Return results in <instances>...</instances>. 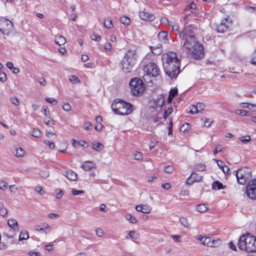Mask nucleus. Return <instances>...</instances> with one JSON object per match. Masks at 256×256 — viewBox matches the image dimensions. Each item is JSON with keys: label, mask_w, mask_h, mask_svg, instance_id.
<instances>
[{"label": "nucleus", "mask_w": 256, "mask_h": 256, "mask_svg": "<svg viewBox=\"0 0 256 256\" xmlns=\"http://www.w3.org/2000/svg\"><path fill=\"white\" fill-rule=\"evenodd\" d=\"M166 74L171 78H176L180 73V60L176 53L170 52L162 56Z\"/></svg>", "instance_id": "1"}, {"label": "nucleus", "mask_w": 256, "mask_h": 256, "mask_svg": "<svg viewBox=\"0 0 256 256\" xmlns=\"http://www.w3.org/2000/svg\"><path fill=\"white\" fill-rule=\"evenodd\" d=\"M181 45L186 52L192 56L196 59H200L204 57V48L198 44L196 38L182 39Z\"/></svg>", "instance_id": "2"}, {"label": "nucleus", "mask_w": 256, "mask_h": 256, "mask_svg": "<svg viewBox=\"0 0 256 256\" xmlns=\"http://www.w3.org/2000/svg\"><path fill=\"white\" fill-rule=\"evenodd\" d=\"M238 245L242 250L250 252H256V238L249 233L240 237Z\"/></svg>", "instance_id": "3"}, {"label": "nucleus", "mask_w": 256, "mask_h": 256, "mask_svg": "<svg viewBox=\"0 0 256 256\" xmlns=\"http://www.w3.org/2000/svg\"><path fill=\"white\" fill-rule=\"evenodd\" d=\"M111 107L115 114L122 116L128 115L133 110L131 104L120 99L116 100L112 102Z\"/></svg>", "instance_id": "4"}, {"label": "nucleus", "mask_w": 256, "mask_h": 256, "mask_svg": "<svg viewBox=\"0 0 256 256\" xmlns=\"http://www.w3.org/2000/svg\"><path fill=\"white\" fill-rule=\"evenodd\" d=\"M136 58L134 50H130L128 51L120 62L123 70H125L126 72H130L132 66L136 62Z\"/></svg>", "instance_id": "5"}, {"label": "nucleus", "mask_w": 256, "mask_h": 256, "mask_svg": "<svg viewBox=\"0 0 256 256\" xmlns=\"http://www.w3.org/2000/svg\"><path fill=\"white\" fill-rule=\"evenodd\" d=\"M238 184H244L252 178V170L250 168H244L234 171Z\"/></svg>", "instance_id": "6"}, {"label": "nucleus", "mask_w": 256, "mask_h": 256, "mask_svg": "<svg viewBox=\"0 0 256 256\" xmlns=\"http://www.w3.org/2000/svg\"><path fill=\"white\" fill-rule=\"evenodd\" d=\"M130 86L133 96H139L144 92V90L143 82L138 78L132 79L130 82Z\"/></svg>", "instance_id": "7"}, {"label": "nucleus", "mask_w": 256, "mask_h": 256, "mask_svg": "<svg viewBox=\"0 0 256 256\" xmlns=\"http://www.w3.org/2000/svg\"><path fill=\"white\" fill-rule=\"evenodd\" d=\"M144 78L145 80H148V77H155L158 76L160 72V69L154 62H149L144 68Z\"/></svg>", "instance_id": "8"}, {"label": "nucleus", "mask_w": 256, "mask_h": 256, "mask_svg": "<svg viewBox=\"0 0 256 256\" xmlns=\"http://www.w3.org/2000/svg\"><path fill=\"white\" fill-rule=\"evenodd\" d=\"M196 28L192 24L187 26L185 28L179 33L180 38L182 39H192L196 38L195 32Z\"/></svg>", "instance_id": "9"}, {"label": "nucleus", "mask_w": 256, "mask_h": 256, "mask_svg": "<svg viewBox=\"0 0 256 256\" xmlns=\"http://www.w3.org/2000/svg\"><path fill=\"white\" fill-rule=\"evenodd\" d=\"M13 24L8 19L0 20V32L3 34L8 36L12 30Z\"/></svg>", "instance_id": "10"}, {"label": "nucleus", "mask_w": 256, "mask_h": 256, "mask_svg": "<svg viewBox=\"0 0 256 256\" xmlns=\"http://www.w3.org/2000/svg\"><path fill=\"white\" fill-rule=\"evenodd\" d=\"M246 194L250 198L256 199V178L250 181L246 188Z\"/></svg>", "instance_id": "11"}, {"label": "nucleus", "mask_w": 256, "mask_h": 256, "mask_svg": "<svg viewBox=\"0 0 256 256\" xmlns=\"http://www.w3.org/2000/svg\"><path fill=\"white\" fill-rule=\"evenodd\" d=\"M230 24L226 18L222 20L221 22L213 25V28L218 33H224L228 31Z\"/></svg>", "instance_id": "12"}, {"label": "nucleus", "mask_w": 256, "mask_h": 256, "mask_svg": "<svg viewBox=\"0 0 256 256\" xmlns=\"http://www.w3.org/2000/svg\"><path fill=\"white\" fill-rule=\"evenodd\" d=\"M35 228L36 230L44 232L46 234L50 232V228L46 223H42L38 225H36L35 226Z\"/></svg>", "instance_id": "13"}, {"label": "nucleus", "mask_w": 256, "mask_h": 256, "mask_svg": "<svg viewBox=\"0 0 256 256\" xmlns=\"http://www.w3.org/2000/svg\"><path fill=\"white\" fill-rule=\"evenodd\" d=\"M202 177L195 172H192L186 180V182L191 184L194 182H200L202 180Z\"/></svg>", "instance_id": "14"}, {"label": "nucleus", "mask_w": 256, "mask_h": 256, "mask_svg": "<svg viewBox=\"0 0 256 256\" xmlns=\"http://www.w3.org/2000/svg\"><path fill=\"white\" fill-rule=\"evenodd\" d=\"M139 16L142 20L145 21L152 22L155 20V16L154 14L145 12H140Z\"/></svg>", "instance_id": "15"}, {"label": "nucleus", "mask_w": 256, "mask_h": 256, "mask_svg": "<svg viewBox=\"0 0 256 256\" xmlns=\"http://www.w3.org/2000/svg\"><path fill=\"white\" fill-rule=\"evenodd\" d=\"M155 104V107L154 108L155 109L158 108L161 109L164 103V97L162 94L158 96L154 100Z\"/></svg>", "instance_id": "16"}, {"label": "nucleus", "mask_w": 256, "mask_h": 256, "mask_svg": "<svg viewBox=\"0 0 256 256\" xmlns=\"http://www.w3.org/2000/svg\"><path fill=\"white\" fill-rule=\"evenodd\" d=\"M136 210L138 212H140L144 214H148L151 212L152 208L148 205L143 204L136 206Z\"/></svg>", "instance_id": "17"}, {"label": "nucleus", "mask_w": 256, "mask_h": 256, "mask_svg": "<svg viewBox=\"0 0 256 256\" xmlns=\"http://www.w3.org/2000/svg\"><path fill=\"white\" fill-rule=\"evenodd\" d=\"M168 32L165 31H162L160 32L158 34V40L163 43H166L168 42Z\"/></svg>", "instance_id": "18"}, {"label": "nucleus", "mask_w": 256, "mask_h": 256, "mask_svg": "<svg viewBox=\"0 0 256 256\" xmlns=\"http://www.w3.org/2000/svg\"><path fill=\"white\" fill-rule=\"evenodd\" d=\"M8 224L12 229H13L14 231H18V224L16 220L14 218L9 219L8 221Z\"/></svg>", "instance_id": "19"}, {"label": "nucleus", "mask_w": 256, "mask_h": 256, "mask_svg": "<svg viewBox=\"0 0 256 256\" xmlns=\"http://www.w3.org/2000/svg\"><path fill=\"white\" fill-rule=\"evenodd\" d=\"M152 52L156 55H160L162 52V45L158 44L156 46H150Z\"/></svg>", "instance_id": "20"}, {"label": "nucleus", "mask_w": 256, "mask_h": 256, "mask_svg": "<svg viewBox=\"0 0 256 256\" xmlns=\"http://www.w3.org/2000/svg\"><path fill=\"white\" fill-rule=\"evenodd\" d=\"M64 176L70 180L74 181L77 179V174L72 170L66 171Z\"/></svg>", "instance_id": "21"}, {"label": "nucleus", "mask_w": 256, "mask_h": 256, "mask_svg": "<svg viewBox=\"0 0 256 256\" xmlns=\"http://www.w3.org/2000/svg\"><path fill=\"white\" fill-rule=\"evenodd\" d=\"M94 166V164L93 162L91 161H86L84 162L82 167L84 170L88 171L91 170Z\"/></svg>", "instance_id": "22"}, {"label": "nucleus", "mask_w": 256, "mask_h": 256, "mask_svg": "<svg viewBox=\"0 0 256 256\" xmlns=\"http://www.w3.org/2000/svg\"><path fill=\"white\" fill-rule=\"evenodd\" d=\"M212 240L213 239L210 237L202 238H200V241L204 245L210 247L212 244Z\"/></svg>", "instance_id": "23"}, {"label": "nucleus", "mask_w": 256, "mask_h": 256, "mask_svg": "<svg viewBox=\"0 0 256 256\" xmlns=\"http://www.w3.org/2000/svg\"><path fill=\"white\" fill-rule=\"evenodd\" d=\"M204 108L205 104L202 102H198L196 106L192 105V108L195 110L194 112H202Z\"/></svg>", "instance_id": "24"}, {"label": "nucleus", "mask_w": 256, "mask_h": 256, "mask_svg": "<svg viewBox=\"0 0 256 256\" xmlns=\"http://www.w3.org/2000/svg\"><path fill=\"white\" fill-rule=\"evenodd\" d=\"M92 148L96 152H100L104 148V145L98 142H94L92 143Z\"/></svg>", "instance_id": "25"}, {"label": "nucleus", "mask_w": 256, "mask_h": 256, "mask_svg": "<svg viewBox=\"0 0 256 256\" xmlns=\"http://www.w3.org/2000/svg\"><path fill=\"white\" fill-rule=\"evenodd\" d=\"M55 42L58 46L63 45L66 42V40L63 36H58L56 37Z\"/></svg>", "instance_id": "26"}, {"label": "nucleus", "mask_w": 256, "mask_h": 256, "mask_svg": "<svg viewBox=\"0 0 256 256\" xmlns=\"http://www.w3.org/2000/svg\"><path fill=\"white\" fill-rule=\"evenodd\" d=\"M212 188L215 190H218L224 188V186L222 183L218 181L214 182L212 184Z\"/></svg>", "instance_id": "27"}, {"label": "nucleus", "mask_w": 256, "mask_h": 256, "mask_svg": "<svg viewBox=\"0 0 256 256\" xmlns=\"http://www.w3.org/2000/svg\"><path fill=\"white\" fill-rule=\"evenodd\" d=\"M196 210L200 212H204L208 210V207L204 204L197 205Z\"/></svg>", "instance_id": "28"}, {"label": "nucleus", "mask_w": 256, "mask_h": 256, "mask_svg": "<svg viewBox=\"0 0 256 256\" xmlns=\"http://www.w3.org/2000/svg\"><path fill=\"white\" fill-rule=\"evenodd\" d=\"M124 218L132 224H136L137 222L136 218L130 214H126Z\"/></svg>", "instance_id": "29"}, {"label": "nucleus", "mask_w": 256, "mask_h": 256, "mask_svg": "<svg viewBox=\"0 0 256 256\" xmlns=\"http://www.w3.org/2000/svg\"><path fill=\"white\" fill-rule=\"evenodd\" d=\"M120 20L122 24L126 26L129 25L130 22V18L126 16H122L120 17Z\"/></svg>", "instance_id": "30"}, {"label": "nucleus", "mask_w": 256, "mask_h": 256, "mask_svg": "<svg viewBox=\"0 0 256 256\" xmlns=\"http://www.w3.org/2000/svg\"><path fill=\"white\" fill-rule=\"evenodd\" d=\"M28 233L26 230L21 231L20 234L19 236L18 240L20 241L23 240H26L28 238Z\"/></svg>", "instance_id": "31"}, {"label": "nucleus", "mask_w": 256, "mask_h": 256, "mask_svg": "<svg viewBox=\"0 0 256 256\" xmlns=\"http://www.w3.org/2000/svg\"><path fill=\"white\" fill-rule=\"evenodd\" d=\"M41 132L40 130L38 128H34L30 132V134L31 136L36 137V138H38L41 135Z\"/></svg>", "instance_id": "32"}, {"label": "nucleus", "mask_w": 256, "mask_h": 256, "mask_svg": "<svg viewBox=\"0 0 256 256\" xmlns=\"http://www.w3.org/2000/svg\"><path fill=\"white\" fill-rule=\"evenodd\" d=\"M13 229H10L7 232H4V235L6 236L8 238H12L16 235L15 232Z\"/></svg>", "instance_id": "33"}, {"label": "nucleus", "mask_w": 256, "mask_h": 256, "mask_svg": "<svg viewBox=\"0 0 256 256\" xmlns=\"http://www.w3.org/2000/svg\"><path fill=\"white\" fill-rule=\"evenodd\" d=\"M133 156L136 160H142V154L138 151L134 152Z\"/></svg>", "instance_id": "34"}, {"label": "nucleus", "mask_w": 256, "mask_h": 256, "mask_svg": "<svg viewBox=\"0 0 256 256\" xmlns=\"http://www.w3.org/2000/svg\"><path fill=\"white\" fill-rule=\"evenodd\" d=\"M235 114L242 116H250V112L245 110H237L235 112Z\"/></svg>", "instance_id": "35"}, {"label": "nucleus", "mask_w": 256, "mask_h": 256, "mask_svg": "<svg viewBox=\"0 0 256 256\" xmlns=\"http://www.w3.org/2000/svg\"><path fill=\"white\" fill-rule=\"evenodd\" d=\"M104 24L105 27L108 28H112L113 26L112 20L109 18L104 19Z\"/></svg>", "instance_id": "36"}, {"label": "nucleus", "mask_w": 256, "mask_h": 256, "mask_svg": "<svg viewBox=\"0 0 256 256\" xmlns=\"http://www.w3.org/2000/svg\"><path fill=\"white\" fill-rule=\"evenodd\" d=\"M44 122L48 126H52L53 125L55 124V120H54L52 118H50V117H48V120H47V118H44Z\"/></svg>", "instance_id": "37"}, {"label": "nucleus", "mask_w": 256, "mask_h": 256, "mask_svg": "<svg viewBox=\"0 0 256 256\" xmlns=\"http://www.w3.org/2000/svg\"><path fill=\"white\" fill-rule=\"evenodd\" d=\"M16 156L17 157H22L24 154V150L21 148H16Z\"/></svg>", "instance_id": "38"}, {"label": "nucleus", "mask_w": 256, "mask_h": 256, "mask_svg": "<svg viewBox=\"0 0 256 256\" xmlns=\"http://www.w3.org/2000/svg\"><path fill=\"white\" fill-rule=\"evenodd\" d=\"M40 174L44 178H47L50 175V172L48 170H43L40 172Z\"/></svg>", "instance_id": "39"}, {"label": "nucleus", "mask_w": 256, "mask_h": 256, "mask_svg": "<svg viewBox=\"0 0 256 256\" xmlns=\"http://www.w3.org/2000/svg\"><path fill=\"white\" fill-rule=\"evenodd\" d=\"M10 101L12 104L15 105L16 106H18L20 104V102L17 98L16 97L14 96L10 98Z\"/></svg>", "instance_id": "40"}, {"label": "nucleus", "mask_w": 256, "mask_h": 256, "mask_svg": "<svg viewBox=\"0 0 256 256\" xmlns=\"http://www.w3.org/2000/svg\"><path fill=\"white\" fill-rule=\"evenodd\" d=\"M206 166L202 164H198L195 166V169L198 171H203L205 170Z\"/></svg>", "instance_id": "41"}, {"label": "nucleus", "mask_w": 256, "mask_h": 256, "mask_svg": "<svg viewBox=\"0 0 256 256\" xmlns=\"http://www.w3.org/2000/svg\"><path fill=\"white\" fill-rule=\"evenodd\" d=\"M69 80L72 83L76 84L80 82L78 78L75 75H72L70 76Z\"/></svg>", "instance_id": "42"}, {"label": "nucleus", "mask_w": 256, "mask_h": 256, "mask_svg": "<svg viewBox=\"0 0 256 256\" xmlns=\"http://www.w3.org/2000/svg\"><path fill=\"white\" fill-rule=\"evenodd\" d=\"M90 38L93 40L100 41L101 39L100 36L96 34H92L90 35Z\"/></svg>", "instance_id": "43"}, {"label": "nucleus", "mask_w": 256, "mask_h": 256, "mask_svg": "<svg viewBox=\"0 0 256 256\" xmlns=\"http://www.w3.org/2000/svg\"><path fill=\"white\" fill-rule=\"evenodd\" d=\"M172 107L168 108L164 112L163 116L164 120H166L167 117L172 112Z\"/></svg>", "instance_id": "44"}, {"label": "nucleus", "mask_w": 256, "mask_h": 256, "mask_svg": "<svg viewBox=\"0 0 256 256\" xmlns=\"http://www.w3.org/2000/svg\"><path fill=\"white\" fill-rule=\"evenodd\" d=\"M128 236L136 240L138 237V234L135 231L131 230L128 232Z\"/></svg>", "instance_id": "45"}, {"label": "nucleus", "mask_w": 256, "mask_h": 256, "mask_svg": "<svg viewBox=\"0 0 256 256\" xmlns=\"http://www.w3.org/2000/svg\"><path fill=\"white\" fill-rule=\"evenodd\" d=\"M180 221L181 224L184 226L188 227V223L186 218L184 217H182L180 218Z\"/></svg>", "instance_id": "46"}, {"label": "nucleus", "mask_w": 256, "mask_h": 256, "mask_svg": "<svg viewBox=\"0 0 256 256\" xmlns=\"http://www.w3.org/2000/svg\"><path fill=\"white\" fill-rule=\"evenodd\" d=\"M164 172L171 174L174 171V167L172 166H167L164 167Z\"/></svg>", "instance_id": "47"}, {"label": "nucleus", "mask_w": 256, "mask_h": 256, "mask_svg": "<svg viewBox=\"0 0 256 256\" xmlns=\"http://www.w3.org/2000/svg\"><path fill=\"white\" fill-rule=\"evenodd\" d=\"M45 100L46 102L52 104L53 105H56L58 104V102L54 98H46Z\"/></svg>", "instance_id": "48"}, {"label": "nucleus", "mask_w": 256, "mask_h": 256, "mask_svg": "<svg viewBox=\"0 0 256 256\" xmlns=\"http://www.w3.org/2000/svg\"><path fill=\"white\" fill-rule=\"evenodd\" d=\"M178 94V89L176 88H172L171 89L169 92V96L172 97L174 98V96L177 95Z\"/></svg>", "instance_id": "49"}, {"label": "nucleus", "mask_w": 256, "mask_h": 256, "mask_svg": "<svg viewBox=\"0 0 256 256\" xmlns=\"http://www.w3.org/2000/svg\"><path fill=\"white\" fill-rule=\"evenodd\" d=\"M240 141L242 143H246L250 141V137L249 136H242L240 138Z\"/></svg>", "instance_id": "50"}, {"label": "nucleus", "mask_w": 256, "mask_h": 256, "mask_svg": "<svg viewBox=\"0 0 256 256\" xmlns=\"http://www.w3.org/2000/svg\"><path fill=\"white\" fill-rule=\"evenodd\" d=\"M221 240L220 239L212 240V244L211 247H216L220 246L221 244Z\"/></svg>", "instance_id": "51"}, {"label": "nucleus", "mask_w": 256, "mask_h": 256, "mask_svg": "<svg viewBox=\"0 0 256 256\" xmlns=\"http://www.w3.org/2000/svg\"><path fill=\"white\" fill-rule=\"evenodd\" d=\"M7 79V76L6 74L0 71V80L2 82H4Z\"/></svg>", "instance_id": "52"}, {"label": "nucleus", "mask_w": 256, "mask_h": 256, "mask_svg": "<svg viewBox=\"0 0 256 256\" xmlns=\"http://www.w3.org/2000/svg\"><path fill=\"white\" fill-rule=\"evenodd\" d=\"M172 28L173 31L177 32L178 34L180 32H181L179 31L180 26L178 24H172Z\"/></svg>", "instance_id": "53"}, {"label": "nucleus", "mask_w": 256, "mask_h": 256, "mask_svg": "<svg viewBox=\"0 0 256 256\" xmlns=\"http://www.w3.org/2000/svg\"><path fill=\"white\" fill-rule=\"evenodd\" d=\"M62 108L65 111H66V112H68L71 109V106L70 105L66 102V103H64L63 106H62Z\"/></svg>", "instance_id": "54"}, {"label": "nucleus", "mask_w": 256, "mask_h": 256, "mask_svg": "<svg viewBox=\"0 0 256 256\" xmlns=\"http://www.w3.org/2000/svg\"><path fill=\"white\" fill-rule=\"evenodd\" d=\"M42 112L45 116H48L50 114V112L47 106H43Z\"/></svg>", "instance_id": "55"}, {"label": "nucleus", "mask_w": 256, "mask_h": 256, "mask_svg": "<svg viewBox=\"0 0 256 256\" xmlns=\"http://www.w3.org/2000/svg\"><path fill=\"white\" fill-rule=\"evenodd\" d=\"M72 192L73 195L76 196L78 194H83L84 193V191L82 190H76L75 189H73L72 191Z\"/></svg>", "instance_id": "56"}, {"label": "nucleus", "mask_w": 256, "mask_h": 256, "mask_svg": "<svg viewBox=\"0 0 256 256\" xmlns=\"http://www.w3.org/2000/svg\"><path fill=\"white\" fill-rule=\"evenodd\" d=\"M250 62L252 64L256 66V50L252 54Z\"/></svg>", "instance_id": "57"}, {"label": "nucleus", "mask_w": 256, "mask_h": 256, "mask_svg": "<svg viewBox=\"0 0 256 256\" xmlns=\"http://www.w3.org/2000/svg\"><path fill=\"white\" fill-rule=\"evenodd\" d=\"M35 190L36 192H37L38 194H39L40 195L42 194L44 192V191L43 190L42 187L40 186H37Z\"/></svg>", "instance_id": "58"}, {"label": "nucleus", "mask_w": 256, "mask_h": 256, "mask_svg": "<svg viewBox=\"0 0 256 256\" xmlns=\"http://www.w3.org/2000/svg\"><path fill=\"white\" fill-rule=\"evenodd\" d=\"M212 121L210 118H206L204 122V125L206 127H209L212 124Z\"/></svg>", "instance_id": "59"}, {"label": "nucleus", "mask_w": 256, "mask_h": 256, "mask_svg": "<svg viewBox=\"0 0 256 256\" xmlns=\"http://www.w3.org/2000/svg\"><path fill=\"white\" fill-rule=\"evenodd\" d=\"M8 186V183L5 181H1L0 182V189L4 190H5Z\"/></svg>", "instance_id": "60"}, {"label": "nucleus", "mask_w": 256, "mask_h": 256, "mask_svg": "<svg viewBox=\"0 0 256 256\" xmlns=\"http://www.w3.org/2000/svg\"><path fill=\"white\" fill-rule=\"evenodd\" d=\"M168 135H171L172 134V122L171 120L169 124H168Z\"/></svg>", "instance_id": "61"}, {"label": "nucleus", "mask_w": 256, "mask_h": 256, "mask_svg": "<svg viewBox=\"0 0 256 256\" xmlns=\"http://www.w3.org/2000/svg\"><path fill=\"white\" fill-rule=\"evenodd\" d=\"M222 150V146L221 145H217L216 146L215 150H214V154H216L218 152H221Z\"/></svg>", "instance_id": "62"}, {"label": "nucleus", "mask_w": 256, "mask_h": 256, "mask_svg": "<svg viewBox=\"0 0 256 256\" xmlns=\"http://www.w3.org/2000/svg\"><path fill=\"white\" fill-rule=\"evenodd\" d=\"M38 81L41 85L43 86L46 84V80L43 77L38 78Z\"/></svg>", "instance_id": "63"}, {"label": "nucleus", "mask_w": 256, "mask_h": 256, "mask_svg": "<svg viewBox=\"0 0 256 256\" xmlns=\"http://www.w3.org/2000/svg\"><path fill=\"white\" fill-rule=\"evenodd\" d=\"M7 212H8V211H7L6 209L5 208H4V207L2 208L1 209H0V214L2 216H4L7 214Z\"/></svg>", "instance_id": "64"}]
</instances>
